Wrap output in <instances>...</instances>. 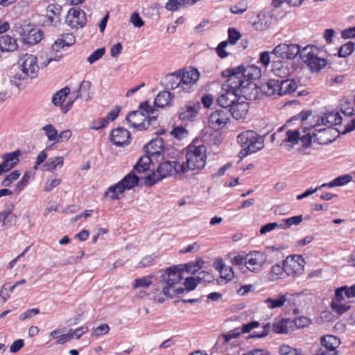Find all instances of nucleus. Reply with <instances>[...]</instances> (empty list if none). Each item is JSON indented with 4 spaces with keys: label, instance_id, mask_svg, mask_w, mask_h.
Masks as SVG:
<instances>
[{
    "label": "nucleus",
    "instance_id": "nucleus-58",
    "mask_svg": "<svg viewBox=\"0 0 355 355\" xmlns=\"http://www.w3.org/2000/svg\"><path fill=\"white\" fill-rule=\"evenodd\" d=\"M105 53V49L104 47L98 49L87 58V62L92 64L101 59Z\"/></svg>",
    "mask_w": 355,
    "mask_h": 355
},
{
    "label": "nucleus",
    "instance_id": "nucleus-55",
    "mask_svg": "<svg viewBox=\"0 0 355 355\" xmlns=\"http://www.w3.org/2000/svg\"><path fill=\"white\" fill-rule=\"evenodd\" d=\"M43 130L49 141H55L58 139V132L51 124L44 125Z\"/></svg>",
    "mask_w": 355,
    "mask_h": 355
},
{
    "label": "nucleus",
    "instance_id": "nucleus-36",
    "mask_svg": "<svg viewBox=\"0 0 355 355\" xmlns=\"http://www.w3.org/2000/svg\"><path fill=\"white\" fill-rule=\"evenodd\" d=\"M286 275V270H284V263L282 264L276 263L272 266L268 273V277L271 282L278 281L284 279Z\"/></svg>",
    "mask_w": 355,
    "mask_h": 355
},
{
    "label": "nucleus",
    "instance_id": "nucleus-24",
    "mask_svg": "<svg viewBox=\"0 0 355 355\" xmlns=\"http://www.w3.org/2000/svg\"><path fill=\"white\" fill-rule=\"evenodd\" d=\"M200 107V103L198 101L189 102L180 110L179 119L184 121H192L197 116Z\"/></svg>",
    "mask_w": 355,
    "mask_h": 355
},
{
    "label": "nucleus",
    "instance_id": "nucleus-64",
    "mask_svg": "<svg viewBox=\"0 0 355 355\" xmlns=\"http://www.w3.org/2000/svg\"><path fill=\"white\" fill-rule=\"evenodd\" d=\"M279 352L282 355H298L297 350L289 345H284L280 347Z\"/></svg>",
    "mask_w": 355,
    "mask_h": 355
},
{
    "label": "nucleus",
    "instance_id": "nucleus-25",
    "mask_svg": "<svg viewBox=\"0 0 355 355\" xmlns=\"http://www.w3.org/2000/svg\"><path fill=\"white\" fill-rule=\"evenodd\" d=\"M110 139L116 146H126L130 143V133L125 128H118L111 132Z\"/></svg>",
    "mask_w": 355,
    "mask_h": 355
},
{
    "label": "nucleus",
    "instance_id": "nucleus-29",
    "mask_svg": "<svg viewBox=\"0 0 355 355\" xmlns=\"http://www.w3.org/2000/svg\"><path fill=\"white\" fill-rule=\"evenodd\" d=\"M164 150V145L162 138L154 139L146 146V151L150 157L159 155Z\"/></svg>",
    "mask_w": 355,
    "mask_h": 355
},
{
    "label": "nucleus",
    "instance_id": "nucleus-30",
    "mask_svg": "<svg viewBox=\"0 0 355 355\" xmlns=\"http://www.w3.org/2000/svg\"><path fill=\"white\" fill-rule=\"evenodd\" d=\"M62 7L52 3L47 6L46 15L51 24L55 26L60 21Z\"/></svg>",
    "mask_w": 355,
    "mask_h": 355
},
{
    "label": "nucleus",
    "instance_id": "nucleus-10",
    "mask_svg": "<svg viewBox=\"0 0 355 355\" xmlns=\"http://www.w3.org/2000/svg\"><path fill=\"white\" fill-rule=\"evenodd\" d=\"M305 298L302 294L279 293L275 297H268L264 300L263 304L270 310L282 308L286 302L297 306H302L301 302L305 301Z\"/></svg>",
    "mask_w": 355,
    "mask_h": 355
},
{
    "label": "nucleus",
    "instance_id": "nucleus-31",
    "mask_svg": "<svg viewBox=\"0 0 355 355\" xmlns=\"http://www.w3.org/2000/svg\"><path fill=\"white\" fill-rule=\"evenodd\" d=\"M17 48L18 44L15 39L8 35L0 36V50L2 52H12Z\"/></svg>",
    "mask_w": 355,
    "mask_h": 355
},
{
    "label": "nucleus",
    "instance_id": "nucleus-2",
    "mask_svg": "<svg viewBox=\"0 0 355 355\" xmlns=\"http://www.w3.org/2000/svg\"><path fill=\"white\" fill-rule=\"evenodd\" d=\"M185 157L186 161L179 166L182 173L191 172L198 174L207 164V148L204 144L193 142L187 146Z\"/></svg>",
    "mask_w": 355,
    "mask_h": 355
},
{
    "label": "nucleus",
    "instance_id": "nucleus-22",
    "mask_svg": "<svg viewBox=\"0 0 355 355\" xmlns=\"http://www.w3.org/2000/svg\"><path fill=\"white\" fill-rule=\"evenodd\" d=\"M227 70L234 71L233 74H239L243 79L250 80L254 82L261 76V70L256 65H248L245 68L239 67L237 68L227 69Z\"/></svg>",
    "mask_w": 355,
    "mask_h": 355
},
{
    "label": "nucleus",
    "instance_id": "nucleus-14",
    "mask_svg": "<svg viewBox=\"0 0 355 355\" xmlns=\"http://www.w3.org/2000/svg\"><path fill=\"white\" fill-rule=\"evenodd\" d=\"M242 97H239L236 89L230 86L228 80L225 87L223 88V91L216 99L217 104L223 108H230L232 105L236 103Z\"/></svg>",
    "mask_w": 355,
    "mask_h": 355
},
{
    "label": "nucleus",
    "instance_id": "nucleus-51",
    "mask_svg": "<svg viewBox=\"0 0 355 355\" xmlns=\"http://www.w3.org/2000/svg\"><path fill=\"white\" fill-rule=\"evenodd\" d=\"M302 221V216H295L284 219L281 223L282 229H287L292 225H297Z\"/></svg>",
    "mask_w": 355,
    "mask_h": 355
},
{
    "label": "nucleus",
    "instance_id": "nucleus-11",
    "mask_svg": "<svg viewBox=\"0 0 355 355\" xmlns=\"http://www.w3.org/2000/svg\"><path fill=\"white\" fill-rule=\"evenodd\" d=\"M318 49L315 46H306L300 51V58L312 72H318L327 65V60L318 57Z\"/></svg>",
    "mask_w": 355,
    "mask_h": 355
},
{
    "label": "nucleus",
    "instance_id": "nucleus-6",
    "mask_svg": "<svg viewBox=\"0 0 355 355\" xmlns=\"http://www.w3.org/2000/svg\"><path fill=\"white\" fill-rule=\"evenodd\" d=\"M355 286L337 288L331 302L333 312L341 315L349 311L354 304Z\"/></svg>",
    "mask_w": 355,
    "mask_h": 355
},
{
    "label": "nucleus",
    "instance_id": "nucleus-21",
    "mask_svg": "<svg viewBox=\"0 0 355 355\" xmlns=\"http://www.w3.org/2000/svg\"><path fill=\"white\" fill-rule=\"evenodd\" d=\"M70 93V88L65 87L59 91L56 92L52 96V103L55 106L60 107V109L63 113H67L71 107L73 100H69L68 102L63 105L67 97Z\"/></svg>",
    "mask_w": 355,
    "mask_h": 355
},
{
    "label": "nucleus",
    "instance_id": "nucleus-26",
    "mask_svg": "<svg viewBox=\"0 0 355 355\" xmlns=\"http://www.w3.org/2000/svg\"><path fill=\"white\" fill-rule=\"evenodd\" d=\"M272 21V18L269 14L260 12L253 21L252 27L257 31H263L270 27Z\"/></svg>",
    "mask_w": 355,
    "mask_h": 355
},
{
    "label": "nucleus",
    "instance_id": "nucleus-53",
    "mask_svg": "<svg viewBox=\"0 0 355 355\" xmlns=\"http://www.w3.org/2000/svg\"><path fill=\"white\" fill-rule=\"evenodd\" d=\"M21 175V173L18 170H15L8 175L2 180L1 184L3 187H8L15 180H17Z\"/></svg>",
    "mask_w": 355,
    "mask_h": 355
},
{
    "label": "nucleus",
    "instance_id": "nucleus-37",
    "mask_svg": "<svg viewBox=\"0 0 355 355\" xmlns=\"http://www.w3.org/2000/svg\"><path fill=\"white\" fill-rule=\"evenodd\" d=\"M322 347L337 351V348L340 344V339L333 335H326L321 338Z\"/></svg>",
    "mask_w": 355,
    "mask_h": 355
},
{
    "label": "nucleus",
    "instance_id": "nucleus-40",
    "mask_svg": "<svg viewBox=\"0 0 355 355\" xmlns=\"http://www.w3.org/2000/svg\"><path fill=\"white\" fill-rule=\"evenodd\" d=\"M353 180V176L349 174H345L343 175H340L338 178H335L332 181L329 182V183H324L322 184L320 188L322 187H342L347 183L352 182Z\"/></svg>",
    "mask_w": 355,
    "mask_h": 355
},
{
    "label": "nucleus",
    "instance_id": "nucleus-16",
    "mask_svg": "<svg viewBox=\"0 0 355 355\" xmlns=\"http://www.w3.org/2000/svg\"><path fill=\"white\" fill-rule=\"evenodd\" d=\"M200 76V72L193 68L184 69L180 73L183 93L191 91L199 80Z\"/></svg>",
    "mask_w": 355,
    "mask_h": 355
},
{
    "label": "nucleus",
    "instance_id": "nucleus-47",
    "mask_svg": "<svg viewBox=\"0 0 355 355\" xmlns=\"http://www.w3.org/2000/svg\"><path fill=\"white\" fill-rule=\"evenodd\" d=\"M15 220L16 216L11 210H3L0 212V223H2L3 227L10 226Z\"/></svg>",
    "mask_w": 355,
    "mask_h": 355
},
{
    "label": "nucleus",
    "instance_id": "nucleus-46",
    "mask_svg": "<svg viewBox=\"0 0 355 355\" xmlns=\"http://www.w3.org/2000/svg\"><path fill=\"white\" fill-rule=\"evenodd\" d=\"M151 163V157L148 155L143 156L135 165V170L137 173H146Z\"/></svg>",
    "mask_w": 355,
    "mask_h": 355
},
{
    "label": "nucleus",
    "instance_id": "nucleus-49",
    "mask_svg": "<svg viewBox=\"0 0 355 355\" xmlns=\"http://www.w3.org/2000/svg\"><path fill=\"white\" fill-rule=\"evenodd\" d=\"M153 276L148 275L145 277H142L141 278L136 279L134 281L132 284L133 288H147L152 285L153 284Z\"/></svg>",
    "mask_w": 355,
    "mask_h": 355
},
{
    "label": "nucleus",
    "instance_id": "nucleus-59",
    "mask_svg": "<svg viewBox=\"0 0 355 355\" xmlns=\"http://www.w3.org/2000/svg\"><path fill=\"white\" fill-rule=\"evenodd\" d=\"M196 279L198 281V283L211 282L214 280V277L209 272L202 270L198 273Z\"/></svg>",
    "mask_w": 355,
    "mask_h": 355
},
{
    "label": "nucleus",
    "instance_id": "nucleus-38",
    "mask_svg": "<svg viewBox=\"0 0 355 355\" xmlns=\"http://www.w3.org/2000/svg\"><path fill=\"white\" fill-rule=\"evenodd\" d=\"M215 268L219 271L220 277L230 281L234 278V273L232 267L226 266L222 261L215 263Z\"/></svg>",
    "mask_w": 355,
    "mask_h": 355
},
{
    "label": "nucleus",
    "instance_id": "nucleus-60",
    "mask_svg": "<svg viewBox=\"0 0 355 355\" xmlns=\"http://www.w3.org/2000/svg\"><path fill=\"white\" fill-rule=\"evenodd\" d=\"M88 330L87 327H81L73 331H69L68 335L70 336V340L73 338L79 339L83 334Z\"/></svg>",
    "mask_w": 355,
    "mask_h": 355
},
{
    "label": "nucleus",
    "instance_id": "nucleus-7",
    "mask_svg": "<svg viewBox=\"0 0 355 355\" xmlns=\"http://www.w3.org/2000/svg\"><path fill=\"white\" fill-rule=\"evenodd\" d=\"M180 163L175 162H164L159 164L156 171H152L141 177L140 179L143 180L144 184L146 186L151 187L157 183L158 181L171 176L176 173H182Z\"/></svg>",
    "mask_w": 355,
    "mask_h": 355
},
{
    "label": "nucleus",
    "instance_id": "nucleus-18",
    "mask_svg": "<svg viewBox=\"0 0 355 355\" xmlns=\"http://www.w3.org/2000/svg\"><path fill=\"white\" fill-rule=\"evenodd\" d=\"M229 112L234 120L245 121L249 116L250 104L241 98L230 107Z\"/></svg>",
    "mask_w": 355,
    "mask_h": 355
},
{
    "label": "nucleus",
    "instance_id": "nucleus-61",
    "mask_svg": "<svg viewBox=\"0 0 355 355\" xmlns=\"http://www.w3.org/2000/svg\"><path fill=\"white\" fill-rule=\"evenodd\" d=\"M109 330L110 327L107 324H101L94 329L92 336L94 337H98L103 335H105L109 332Z\"/></svg>",
    "mask_w": 355,
    "mask_h": 355
},
{
    "label": "nucleus",
    "instance_id": "nucleus-1",
    "mask_svg": "<svg viewBox=\"0 0 355 355\" xmlns=\"http://www.w3.org/2000/svg\"><path fill=\"white\" fill-rule=\"evenodd\" d=\"M309 117H302L300 130H291L286 132L284 142L289 143L291 146L299 145L305 148L313 143L325 145L334 140L336 130L334 128L320 125H307Z\"/></svg>",
    "mask_w": 355,
    "mask_h": 355
},
{
    "label": "nucleus",
    "instance_id": "nucleus-44",
    "mask_svg": "<svg viewBox=\"0 0 355 355\" xmlns=\"http://www.w3.org/2000/svg\"><path fill=\"white\" fill-rule=\"evenodd\" d=\"M120 112V108L119 107H116L114 109L111 110L107 115L106 117L101 119V125H92L91 127L93 130H99L101 128H105L107 126L110 121H112L118 116L119 113Z\"/></svg>",
    "mask_w": 355,
    "mask_h": 355
},
{
    "label": "nucleus",
    "instance_id": "nucleus-41",
    "mask_svg": "<svg viewBox=\"0 0 355 355\" xmlns=\"http://www.w3.org/2000/svg\"><path fill=\"white\" fill-rule=\"evenodd\" d=\"M279 96L285 95L293 92L297 89L296 83L290 79L284 80H279Z\"/></svg>",
    "mask_w": 355,
    "mask_h": 355
},
{
    "label": "nucleus",
    "instance_id": "nucleus-35",
    "mask_svg": "<svg viewBox=\"0 0 355 355\" xmlns=\"http://www.w3.org/2000/svg\"><path fill=\"white\" fill-rule=\"evenodd\" d=\"M51 339L55 340L56 345H63L70 341V336L66 332L65 329H55L49 333Z\"/></svg>",
    "mask_w": 355,
    "mask_h": 355
},
{
    "label": "nucleus",
    "instance_id": "nucleus-34",
    "mask_svg": "<svg viewBox=\"0 0 355 355\" xmlns=\"http://www.w3.org/2000/svg\"><path fill=\"white\" fill-rule=\"evenodd\" d=\"M272 71L277 76L284 78L290 73L288 62L282 60L274 61L272 64Z\"/></svg>",
    "mask_w": 355,
    "mask_h": 355
},
{
    "label": "nucleus",
    "instance_id": "nucleus-27",
    "mask_svg": "<svg viewBox=\"0 0 355 355\" xmlns=\"http://www.w3.org/2000/svg\"><path fill=\"white\" fill-rule=\"evenodd\" d=\"M164 86L172 90H176L178 93H183L180 74L171 73L166 76L163 79Z\"/></svg>",
    "mask_w": 355,
    "mask_h": 355
},
{
    "label": "nucleus",
    "instance_id": "nucleus-52",
    "mask_svg": "<svg viewBox=\"0 0 355 355\" xmlns=\"http://www.w3.org/2000/svg\"><path fill=\"white\" fill-rule=\"evenodd\" d=\"M354 50V44L352 42H349L340 47L338 55L340 58H346L351 55Z\"/></svg>",
    "mask_w": 355,
    "mask_h": 355
},
{
    "label": "nucleus",
    "instance_id": "nucleus-15",
    "mask_svg": "<svg viewBox=\"0 0 355 355\" xmlns=\"http://www.w3.org/2000/svg\"><path fill=\"white\" fill-rule=\"evenodd\" d=\"M266 261L265 254L259 251H251L245 254V268L251 272L258 273L262 270Z\"/></svg>",
    "mask_w": 355,
    "mask_h": 355
},
{
    "label": "nucleus",
    "instance_id": "nucleus-54",
    "mask_svg": "<svg viewBox=\"0 0 355 355\" xmlns=\"http://www.w3.org/2000/svg\"><path fill=\"white\" fill-rule=\"evenodd\" d=\"M92 87V84L89 81L84 80L80 85V95L79 96L88 100L90 98L89 91Z\"/></svg>",
    "mask_w": 355,
    "mask_h": 355
},
{
    "label": "nucleus",
    "instance_id": "nucleus-62",
    "mask_svg": "<svg viewBox=\"0 0 355 355\" xmlns=\"http://www.w3.org/2000/svg\"><path fill=\"white\" fill-rule=\"evenodd\" d=\"M241 334V332L238 329H234L226 334H223L220 336V338H222L225 343H228L231 340L238 338Z\"/></svg>",
    "mask_w": 355,
    "mask_h": 355
},
{
    "label": "nucleus",
    "instance_id": "nucleus-50",
    "mask_svg": "<svg viewBox=\"0 0 355 355\" xmlns=\"http://www.w3.org/2000/svg\"><path fill=\"white\" fill-rule=\"evenodd\" d=\"M311 320L305 316L296 318L295 320H291L293 329H303L309 327L311 324Z\"/></svg>",
    "mask_w": 355,
    "mask_h": 355
},
{
    "label": "nucleus",
    "instance_id": "nucleus-56",
    "mask_svg": "<svg viewBox=\"0 0 355 355\" xmlns=\"http://www.w3.org/2000/svg\"><path fill=\"white\" fill-rule=\"evenodd\" d=\"M171 135L178 139L182 140L188 137L189 132L186 128L178 126L171 131Z\"/></svg>",
    "mask_w": 355,
    "mask_h": 355
},
{
    "label": "nucleus",
    "instance_id": "nucleus-48",
    "mask_svg": "<svg viewBox=\"0 0 355 355\" xmlns=\"http://www.w3.org/2000/svg\"><path fill=\"white\" fill-rule=\"evenodd\" d=\"M139 179L135 175L128 174L119 183L123 186V190L131 189L137 184Z\"/></svg>",
    "mask_w": 355,
    "mask_h": 355
},
{
    "label": "nucleus",
    "instance_id": "nucleus-39",
    "mask_svg": "<svg viewBox=\"0 0 355 355\" xmlns=\"http://www.w3.org/2000/svg\"><path fill=\"white\" fill-rule=\"evenodd\" d=\"M173 95L168 91H162L156 96L154 104L156 107H164L170 105Z\"/></svg>",
    "mask_w": 355,
    "mask_h": 355
},
{
    "label": "nucleus",
    "instance_id": "nucleus-57",
    "mask_svg": "<svg viewBox=\"0 0 355 355\" xmlns=\"http://www.w3.org/2000/svg\"><path fill=\"white\" fill-rule=\"evenodd\" d=\"M62 180L60 178H51L47 179L44 187V191L45 192H50L54 188L59 186L61 183Z\"/></svg>",
    "mask_w": 355,
    "mask_h": 355
},
{
    "label": "nucleus",
    "instance_id": "nucleus-32",
    "mask_svg": "<svg viewBox=\"0 0 355 355\" xmlns=\"http://www.w3.org/2000/svg\"><path fill=\"white\" fill-rule=\"evenodd\" d=\"M63 165L64 157L62 156H55L49 159V161L43 165V168L44 171L57 175L58 170L61 168Z\"/></svg>",
    "mask_w": 355,
    "mask_h": 355
},
{
    "label": "nucleus",
    "instance_id": "nucleus-12",
    "mask_svg": "<svg viewBox=\"0 0 355 355\" xmlns=\"http://www.w3.org/2000/svg\"><path fill=\"white\" fill-rule=\"evenodd\" d=\"M283 263L287 276L298 277L304 273L306 263L301 255L288 256Z\"/></svg>",
    "mask_w": 355,
    "mask_h": 355
},
{
    "label": "nucleus",
    "instance_id": "nucleus-33",
    "mask_svg": "<svg viewBox=\"0 0 355 355\" xmlns=\"http://www.w3.org/2000/svg\"><path fill=\"white\" fill-rule=\"evenodd\" d=\"M75 42V38L72 34H65L62 38L56 40L52 44V50L54 52H59L61 49L68 47Z\"/></svg>",
    "mask_w": 355,
    "mask_h": 355
},
{
    "label": "nucleus",
    "instance_id": "nucleus-17",
    "mask_svg": "<svg viewBox=\"0 0 355 355\" xmlns=\"http://www.w3.org/2000/svg\"><path fill=\"white\" fill-rule=\"evenodd\" d=\"M300 51L301 50L297 44L282 43L275 46L271 53L282 59L292 60L298 54L300 55Z\"/></svg>",
    "mask_w": 355,
    "mask_h": 355
},
{
    "label": "nucleus",
    "instance_id": "nucleus-20",
    "mask_svg": "<svg viewBox=\"0 0 355 355\" xmlns=\"http://www.w3.org/2000/svg\"><path fill=\"white\" fill-rule=\"evenodd\" d=\"M66 23L72 28L83 27L86 23L85 13L80 8H71L66 16Z\"/></svg>",
    "mask_w": 355,
    "mask_h": 355
},
{
    "label": "nucleus",
    "instance_id": "nucleus-45",
    "mask_svg": "<svg viewBox=\"0 0 355 355\" xmlns=\"http://www.w3.org/2000/svg\"><path fill=\"white\" fill-rule=\"evenodd\" d=\"M123 191V186L118 182L116 184L109 187L105 193V196L111 200H116L120 198Z\"/></svg>",
    "mask_w": 355,
    "mask_h": 355
},
{
    "label": "nucleus",
    "instance_id": "nucleus-3",
    "mask_svg": "<svg viewBox=\"0 0 355 355\" xmlns=\"http://www.w3.org/2000/svg\"><path fill=\"white\" fill-rule=\"evenodd\" d=\"M184 270L178 268H168L161 277L162 291L158 289L153 295L154 300L159 302H163L164 298L159 295L162 293L165 296L172 297L175 295H178L184 292V288H177L176 286L184 279Z\"/></svg>",
    "mask_w": 355,
    "mask_h": 355
},
{
    "label": "nucleus",
    "instance_id": "nucleus-13",
    "mask_svg": "<svg viewBox=\"0 0 355 355\" xmlns=\"http://www.w3.org/2000/svg\"><path fill=\"white\" fill-rule=\"evenodd\" d=\"M306 116L309 117V123L307 125H320L326 127L331 128L332 125H338L342 121V118L340 114L337 112H330L324 113L322 115H313L309 114Z\"/></svg>",
    "mask_w": 355,
    "mask_h": 355
},
{
    "label": "nucleus",
    "instance_id": "nucleus-42",
    "mask_svg": "<svg viewBox=\"0 0 355 355\" xmlns=\"http://www.w3.org/2000/svg\"><path fill=\"white\" fill-rule=\"evenodd\" d=\"M290 329H293L291 320L281 319L273 324L272 329L277 334H288Z\"/></svg>",
    "mask_w": 355,
    "mask_h": 355
},
{
    "label": "nucleus",
    "instance_id": "nucleus-5",
    "mask_svg": "<svg viewBox=\"0 0 355 355\" xmlns=\"http://www.w3.org/2000/svg\"><path fill=\"white\" fill-rule=\"evenodd\" d=\"M234 71L225 70L223 76L228 77L230 86L236 89L239 97L243 99L255 98L258 94V89L256 83L250 80L243 79L239 74H233Z\"/></svg>",
    "mask_w": 355,
    "mask_h": 355
},
{
    "label": "nucleus",
    "instance_id": "nucleus-4",
    "mask_svg": "<svg viewBox=\"0 0 355 355\" xmlns=\"http://www.w3.org/2000/svg\"><path fill=\"white\" fill-rule=\"evenodd\" d=\"M154 111L155 109L148 102H144L140 105L139 110L128 114L126 120L130 125L139 130L148 129L150 126L154 128L157 124L156 117L146 116V114H153Z\"/></svg>",
    "mask_w": 355,
    "mask_h": 355
},
{
    "label": "nucleus",
    "instance_id": "nucleus-9",
    "mask_svg": "<svg viewBox=\"0 0 355 355\" xmlns=\"http://www.w3.org/2000/svg\"><path fill=\"white\" fill-rule=\"evenodd\" d=\"M19 62L21 73H16L11 79V82L16 85H19L18 81L19 80H24L28 77L31 78L35 77L39 71L37 59L33 55H24L20 58Z\"/></svg>",
    "mask_w": 355,
    "mask_h": 355
},
{
    "label": "nucleus",
    "instance_id": "nucleus-19",
    "mask_svg": "<svg viewBox=\"0 0 355 355\" xmlns=\"http://www.w3.org/2000/svg\"><path fill=\"white\" fill-rule=\"evenodd\" d=\"M230 119L227 112L224 110H217L211 112L209 116V126L214 130L224 128L230 122Z\"/></svg>",
    "mask_w": 355,
    "mask_h": 355
},
{
    "label": "nucleus",
    "instance_id": "nucleus-23",
    "mask_svg": "<svg viewBox=\"0 0 355 355\" xmlns=\"http://www.w3.org/2000/svg\"><path fill=\"white\" fill-rule=\"evenodd\" d=\"M21 155V153L20 150H15L2 155L3 162L0 164V175L4 172L9 171L17 166L19 162V157Z\"/></svg>",
    "mask_w": 355,
    "mask_h": 355
},
{
    "label": "nucleus",
    "instance_id": "nucleus-63",
    "mask_svg": "<svg viewBox=\"0 0 355 355\" xmlns=\"http://www.w3.org/2000/svg\"><path fill=\"white\" fill-rule=\"evenodd\" d=\"M198 281L194 277H187L184 281V290L187 291H193L196 288L198 284Z\"/></svg>",
    "mask_w": 355,
    "mask_h": 355
},
{
    "label": "nucleus",
    "instance_id": "nucleus-8",
    "mask_svg": "<svg viewBox=\"0 0 355 355\" xmlns=\"http://www.w3.org/2000/svg\"><path fill=\"white\" fill-rule=\"evenodd\" d=\"M237 142L243 147L239 153L241 157L257 153L263 148V138L253 130H246L239 134Z\"/></svg>",
    "mask_w": 355,
    "mask_h": 355
},
{
    "label": "nucleus",
    "instance_id": "nucleus-28",
    "mask_svg": "<svg viewBox=\"0 0 355 355\" xmlns=\"http://www.w3.org/2000/svg\"><path fill=\"white\" fill-rule=\"evenodd\" d=\"M23 40L26 44H35L42 39V32L37 28L23 29Z\"/></svg>",
    "mask_w": 355,
    "mask_h": 355
},
{
    "label": "nucleus",
    "instance_id": "nucleus-43",
    "mask_svg": "<svg viewBox=\"0 0 355 355\" xmlns=\"http://www.w3.org/2000/svg\"><path fill=\"white\" fill-rule=\"evenodd\" d=\"M279 80H269L262 85L261 89L267 96L279 95Z\"/></svg>",
    "mask_w": 355,
    "mask_h": 355
}]
</instances>
